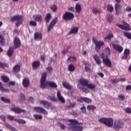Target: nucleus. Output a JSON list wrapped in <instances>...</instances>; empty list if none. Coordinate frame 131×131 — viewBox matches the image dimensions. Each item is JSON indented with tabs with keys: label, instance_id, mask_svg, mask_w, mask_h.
Segmentation results:
<instances>
[{
	"label": "nucleus",
	"instance_id": "nucleus-28",
	"mask_svg": "<svg viewBox=\"0 0 131 131\" xmlns=\"http://www.w3.org/2000/svg\"><path fill=\"white\" fill-rule=\"evenodd\" d=\"M62 85L64 86V88L67 89V90H72V86H71V85H70L69 83H68L67 82H63L62 83Z\"/></svg>",
	"mask_w": 131,
	"mask_h": 131
},
{
	"label": "nucleus",
	"instance_id": "nucleus-48",
	"mask_svg": "<svg viewBox=\"0 0 131 131\" xmlns=\"http://www.w3.org/2000/svg\"><path fill=\"white\" fill-rule=\"evenodd\" d=\"M80 89L82 90L83 92L84 93H86L88 94V93H90V91H89V89L88 88H84V87L79 88Z\"/></svg>",
	"mask_w": 131,
	"mask_h": 131
},
{
	"label": "nucleus",
	"instance_id": "nucleus-43",
	"mask_svg": "<svg viewBox=\"0 0 131 131\" xmlns=\"http://www.w3.org/2000/svg\"><path fill=\"white\" fill-rule=\"evenodd\" d=\"M95 109H97V107L94 105H88L87 106V110H92L94 111Z\"/></svg>",
	"mask_w": 131,
	"mask_h": 131
},
{
	"label": "nucleus",
	"instance_id": "nucleus-11",
	"mask_svg": "<svg viewBox=\"0 0 131 131\" xmlns=\"http://www.w3.org/2000/svg\"><path fill=\"white\" fill-rule=\"evenodd\" d=\"M34 110L38 113H43V114H45L46 115H48V111L41 107L36 106L34 108Z\"/></svg>",
	"mask_w": 131,
	"mask_h": 131
},
{
	"label": "nucleus",
	"instance_id": "nucleus-47",
	"mask_svg": "<svg viewBox=\"0 0 131 131\" xmlns=\"http://www.w3.org/2000/svg\"><path fill=\"white\" fill-rule=\"evenodd\" d=\"M84 102L89 104L90 103H92V99L89 98L84 97Z\"/></svg>",
	"mask_w": 131,
	"mask_h": 131
},
{
	"label": "nucleus",
	"instance_id": "nucleus-41",
	"mask_svg": "<svg viewBox=\"0 0 131 131\" xmlns=\"http://www.w3.org/2000/svg\"><path fill=\"white\" fill-rule=\"evenodd\" d=\"M124 36L127 37L128 39H131V33L128 32H124Z\"/></svg>",
	"mask_w": 131,
	"mask_h": 131
},
{
	"label": "nucleus",
	"instance_id": "nucleus-30",
	"mask_svg": "<svg viewBox=\"0 0 131 131\" xmlns=\"http://www.w3.org/2000/svg\"><path fill=\"white\" fill-rule=\"evenodd\" d=\"M51 19H52V14L51 13H48L45 17L46 23H49Z\"/></svg>",
	"mask_w": 131,
	"mask_h": 131
},
{
	"label": "nucleus",
	"instance_id": "nucleus-33",
	"mask_svg": "<svg viewBox=\"0 0 131 131\" xmlns=\"http://www.w3.org/2000/svg\"><path fill=\"white\" fill-rule=\"evenodd\" d=\"M1 100L2 102H4V103H6V104H10V103H11V100H10V99L6 98L4 97H2Z\"/></svg>",
	"mask_w": 131,
	"mask_h": 131
},
{
	"label": "nucleus",
	"instance_id": "nucleus-63",
	"mask_svg": "<svg viewBox=\"0 0 131 131\" xmlns=\"http://www.w3.org/2000/svg\"><path fill=\"white\" fill-rule=\"evenodd\" d=\"M118 97L119 99H121V100H124L125 99V97H124V95H119Z\"/></svg>",
	"mask_w": 131,
	"mask_h": 131
},
{
	"label": "nucleus",
	"instance_id": "nucleus-7",
	"mask_svg": "<svg viewBox=\"0 0 131 131\" xmlns=\"http://www.w3.org/2000/svg\"><path fill=\"white\" fill-rule=\"evenodd\" d=\"M93 41L96 44L95 50L97 52H99V51L101 50V47H102V46H104V42L103 41H99L97 42L96 38H93Z\"/></svg>",
	"mask_w": 131,
	"mask_h": 131
},
{
	"label": "nucleus",
	"instance_id": "nucleus-56",
	"mask_svg": "<svg viewBox=\"0 0 131 131\" xmlns=\"http://www.w3.org/2000/svg\"><path fill=\"white\" fill-rule=\"evenodd\" d=\"M51 10L54 11V12H56L57 11V6L56 5H53L51 6Z\"/></svg>",
	"mask_w": 131,
	"mask_h": 131
},
{
	"label": "nucleus",
	"instance_id": "nucleus-18",
	"mask_svg": "<svg viewBox=\"0 0 131 131\" xmlns=\"http://www.w3.org/2000/svg\"><path fill=\"white\" fill-rule=\"evenodd\" d=\"M79 82L82 86H87L88 84H89V80L83 78L80 79Z\"/></svg>",
	"mask_w": 131,
	"mask_h": 131
},
{
	"label": "nucleus",
	"instance_id": "nucleus-4",
	"mask_svg": "<svg viewBox=\"0 0 131 131\" xmlns=\"http://www.w3.org/2000/svg\"><path fill=\"white\" fill-rule=\"evenodd\" d=\"M100 57L102 59L103 64H104V66H106V67H108V68H111V67H112V62L108 56H105V54L102 53L100 55Z\"/></svg>",
	"mask_w": 131,
	"mask_h": 131
},
{
	"label": "nucleus",
	"instance_id": "nucleus-54",
	"mask_svg": "<svg viewBox=\"0 0 131 131\" xmlns=\"http://www.w3.org/2000/svg\"><path fill=\"white\" fill-rule=\"evenodd\" d=\"M7 117L8 119H9L10 120H11V121H13V120H15V117L13 116H11L10 115H8L7 116Z\"/></svg>",
	"mask_w": 131,
	"mask_h": 131
},
{
	"label": "nucleus",
	"instance_id": "nucleus-24",
	"mask_svg": "<svg viewBox=\"0 0 131 131\" xmlns=\"http://www.w3.org/2000/svg\"><path fill=\"white\" fill-rule=\"evenodd\" d=\"M14 51L15 48H13V47L9 48L7 53V56H8V57H11V56L13 55V53H14Z\"/></svg>",
	"mask_w": 131,
	"mask_h": 131
},
{
	"label": "nucleus",
	"instance_id": "nucleus-15",
	"mask_svg": "<svg viewBox=\"0 0 131 131\" xmlns=\"http://www.w3.org/2000/svg\"><path fill=\"white\" fill-rule=\"evenodd\" d=\"M22 84L24 88L27 89V88L30 85V81L29 80V78L25 77L23 80Z\"/></svg>",
	"mask_w": 131,
	"mask_h": 131
},
{
	"label": "nucleus",
	"instance_id": "nucleus-32",
	"mask_svg": "<svg viewBox=\"0 0 131 131\" xmlns=\"http://www.w3.org/2000/svg\"><path fill=\"white\" fill-rule=\"evenodd\" d=\"M5 43H6V39H5V37H4L3 35H0V45L1 46H5Z\"/></svg>",
	"mask_w": 131,
	"mask_h": 131
},
{
	"label": "nucleus",
	"instance_id": "nucleus-10",
	"mask_svg": "<svg viewBox=\"0 0 131 131\" xmlns=\"http://www.w3.org/2000/svg\"><path fill=\"white\" fill-rule=\"evenodd\" d=\"M115 10L116 12V14L117 16L119 15V13L121 12L122 10V5L119 3H116L115 5Z\"/></svg>",
	"mask_w": 131,
	"mask_h": 131
},
{
	"label": "nucleus",
	"instance_id": "nucleus-39",
	"mask_svg": "<svg viewBox=\"0 0 131 131\" xmlns=\"http://www.w3.org/2000/svg\"><path fill=\"white\" fill-rule=\"evenodd\" d=\"M92 12L94 15H97V14H101V10L97 8H93L92 9Z\"/></svg>",
	"mask_w": 131,
	"mask_h": 131
},
{
	"label": "nucleus",
	"instance_id": "nucleus-8",
	"mask_svg": "<svg viewBox=\"0 0 131 131\" xmlns=\"http://www.w3.org/2000/svg\"><path fill=\"white\" fill-rule=\"evenodd\" d=\"M117 26L123 30H131L130 26L125 22L123 23V25H117Z\"/></svg>",
	"mask_w": 131,
	"mask_h": 131
},
{
	"label": "nucleus",
	"instance_id": "nucleus-2",
	"mask_svg": "<svg viewBox=\"0 0 131 131\" xmlns=\"http://www.w3.org/2000/svg\"><path fill=\"white\" fill-rule=\"evenodd\" d=\"M47 72H44L41 76L40 85V89H46V88H47V85H48L50 86V88H53L54 89L58 88V85L54 82L46 81L47 79Z\"/></svg>",
	"mask_w": 131,
	"mask_h": 131
},
{
	"label": "nucleus",
	"instance_id": "nucleus-45",
	"mask_svg": "<svg viewBox=\"0 0 131 131\" xmlns=\"http://www.w3.org/2000/svg\"><path fill=\"white\" fill-rule=\"evenodd\" d=\"M88 89H90V90H94V89H95L96 88V85L93 84H89L86 86Z\"/></svg>",
	"mask_w": 131,
	"mask_h": 131
},
{
	"label": "nucleus",
	"instance_id": "nucleus-53",
	"mask_svg": "<svg viewBox=\"0 0 131 131\" xmlns=\"http://www.w3.org/2000/svg\"><path fill=\"white\" fill-rule=\"evenodd\" d=\"M0 118L2 120V121H3L5 123H6V116L5 115H1L0 116Z\"/></svg>",
	"mask_w": 131,
	"mask_h": 131
},
{
	"label": "nucleus",
	"instance_id": "nucleus-22",
	"mask_svg": "<svg viewBox=\"0 0 131 131\" xmlns=\"http://www.w3.org/2000/svg\"><path fill=\"white\" fill-rule=\"evenodd\" d=\"M78 32V27L72 28L71 31L69 32V35L71 34H76Z\"/></svg>",
	"mask_w": 131,
	"mask_h": 131
},
{
	"label": "nucleus",
	"instance_id": "nucleus-3",
	"mask_svg": "<svg viewBox=\"0 0 131 131\" xmlns=\"http://www.w3.org/2000/svg\"><path fill=\"white\" fill-rule=\"evenodd\" d=\"M98 121L101 123L105 124L108 127L113 126V123L114 122L113 119L111 118H101L98 120Z\"/></svg>",
	"mask_w": 131,
	"mask_h": 131
},
{
	"label": "nucleus",
	"instance_id": "nucleus-14",
	"mask_svg": "<svg viewBox=\"0 0 131 131\" xmlns=\"http://www.w3.org/2000/svg\"><path fill=\"white\" fill-rule=\"evenodd\" d=\"M34 38L35 40L37 41H39V40H41L42 39V34L39 32H36L34 34Z\"/></svg>",
	"mask_w": 131,
	"mask_h": 131
},
{
	"label": "nucleus",
	"instance_id": "nucleus-19",
	"mask_svg": "<svg viewBox=\"0 0 131 131\" xmlns=\"http://www.w3.org/2000/svg\"><path fill=\"white\" fill-rule=\"evenodd\" d=\"M129 54H130V50L128 49H125L124 51V56L121 58L122 60H126L128 58Z\"/></svg>",
	"mask_w": 131,
	"mask_h": 131
},
{
	"label": "nucleus",
	"instance_id": "nucleus-21",
	"mask_svg": "<svg viewBox=\"0 0 131 131\" xmlns=\"http://www.w3.org/2000/svg\"><path fill=\"white\" fill-rule=\"evenodd\" d=\"M57 97L60 102L63 103H65V99L64 98H63V97H62V95H61V91H57Z\"/></svg>",
	"mask_w": 131,
	"mask_h": 131
},
{
	"label": "nucleus",
	"instance_id": "nucleus-16",
	"mask_svg": "<svg viewBox=\"0 0 131 131\" xmlns=\"http://www.w3.org/2000/svg\"><path fill=\"white\" fill-rule=\"evenodd\" d=\"M123 125V122L120 120H116L114 123L115 128H121Z\"/></svg>",
	"mask_w": 131,
	"mask_h": 131
},
{
	"label": "nucleus",
	"instance_id": "nucleus-5",
	"mask_svg": "<svg viewBox=\"0 0 131 131\" xmlns=\"http://www.w3.org/2000/svg\"><path fill=\"white\" fill-rule=\"evenodd\" d=\"M11 21L13 22V21H17L16 23V27H19L21 24H22V19H23V16L21 15H15L11 17Z\"/></svg>",
	"mask_w": 131,
	"mask_h": 131
},
{
	"label": "nucleus",
	"instance_id": "nucleus-17",
	"mask_svg": "<svg viewBox=\"0 0 131 131\" xmlns=\"http://www.w3.org/2000/svg\"><path fill=\"white\" fill-rule=\"evenodd\" d=\"M113 47L116 51H117L119 53H121L123 51V48L118 44L114 43L113 44Z\"/></svg>",
	"mask_w": 131,
	"mask_h": 131
},
{
	"label": "nucleus",
	"instance_id": "nucleus-44",
	"mask_svg": "<svg viewBox=\"0 0 131 131\" xmlns=\"http://www.w3.org/2000/svg\"><path fill=\"white\" fill-rule=\"evenodd\" d=\"M30 26H33L34 27H35L37 25V23H36V21L34 20H31L29 22Z\"/></svg>",
	"mask_w": 131,
	"mask_h": 131
},
{
	"label": "nucleus",
	"instance_id": "nucleus-9",
	"mask_svg": "<svg viewBox=\"0 0 131 131\" xmlns=\"http://www.w3.org/2000/svg\"><path fill=\"white\" fill-rule=\"evenodd\" d=\"M14 49L16 50V49H19L21 47V40L19 38L16 37L14 39L13 42Z\"/></svg>",
	"mask_w": 131,
	"mask_h": 131
},
{
	"label": "nucleus",
	"instance_id": "nucleus-1",
	"mask_svg": "<svg viewBox=\"0 0 131 131\" xmlns=\"http://www.w3.org/2000/svg\"><path fill=\"white\" fill-rule=\"evenodd\" d=\"M68 122L71 123L68 124V129L71 131H82L83 130V126H80L82 125V123L79 122L76 119H69Z\"/></svg>",
	"mask_w": 131,
	"mask_h": 131
},
{
	"label": "nucleus",
	"instance_id": "nucleus-64",
	"mask_svg": "<svg viewBox=\"0 0 131 131\" xmlns=\"http://www.w3.org/2000/svg\"><path fill=\"white\" fill-rule=\"evenodd\" d=\"M126 91H131V85H128L126 86Z\"/></svg>",
	"mask_w": 131,
	"mask_h": 131
},
{
	"label": "nucleus",
	"instance_id": "nucleus-36",
	"mask_svg": "<svg viewBox=\"0 0 131 131\" xmlns=\"http://www.w3.org/2000/svg\"><path fill=\"white\" fill-rule=\"evenodd\" d=\"M1 78L4 82L7 83V82H9V81H10V78H8V77L7 76H2L1 77Z\"/></svg>",
	"mask_w": 131,
	"mask_h": 131
},
{
	"label": "nucleus",
	"instance_id": "nucleus-55",
	"mask_svg": "<svg viewBox=\"0 0 131 131\" xmlns=\"http://www.w3.org/2000/svg\"><path fill=\"white\" fill-rule=\"evenodd\" d=\"M112 19H113V15H109L108 16H107V20L108 22H111V21H112Z\"/></svg>",
	"mask_w": 131,
	"mask_h": 131
},
{
	"label": "nucleus",
	"instance_id": "nucleus-23",
	"mask_svg": "<svg viewBox=\"0 0 131 131\" xmlns=\"http://www.w3.org/2000/svg\"><path fill=\"white\" fill-rule=\"evenodd\" d=\"M92 66L91 63H86L85 64V72H93V70L91 69Z\"/></svg>",
	"mask_w": 131,
	"mask_h": 131
},
{
	"label": "nucleus",
	"instance_id": "nucleus-29",
	"mask_svg": "<svg viewBox=\"0 0 131 131\" xmlns=\"http://www.w3.org/2000/svg\"><path fill=\"white\" fill-rule=\"evenodd\" d=\"M75 10L76 13H80V12H81V5H80V4H76Z\"/></svg>",
	"mask_w": 131,
	"mask_h": 131
},
{
	"label": "nucleus",
	"instance_id": "nucleus-46",
	"mask_svg": "<svg viewBox=\"0 0 131 131\" xmlns=\"http://www.w3.org/2000/svg\"><path fill=\"white\" fill-rule=\"evenodd\" d=\"M33 116L35 119H36V120H37L38 119L40 120L42 118V116L41 115L37 114H34Z\"/></svg>",
	"mask_w": 131,
	"mask_h": 131
},
{
	"label": "nucleus",
	"instance_id": "nucleus-59",
	"mask_svg": "<svg viewBox=\"0 0 131 131\" xmlns=\"http://www.w3.org/2000/svg\"><path fill=\"white\" fill-rule=\"evenodd\" d=\"M84 97H80L77 99V101L79 102V103H83L84 102Z\"/></svg>",
	"mask_w": 131,
	"mask_h": 131
},
{
	"label": "nucleus",
	"instance_id": "nucleus-38",
	"mask_svg": "<svg viewBox=\"0 0 131 131\" xmlns=\"http://www.w3.org/2000/svg\"><path fill=\"white\" fill-rule=\"evenodd\" d=\"M0 91H1V92H4V93H9V92H10L9 90L6 89L3 87V84H2V82H0Z\"/></svg>",
	"mask_w": 131,
	"mask_h": 131
},
{
	"label": "nucleus",
	"instance_id": "nucleus-61",
	"mask_svg": "<svg viewBox=\"0 0 131 131\" xmlns=\"http://www.w3.org/2000/svg\"><path fill=\"white\" fill-rule=\"evenodd\" d=\"M118 81H119V79H114L112 80V82H113V83H117Z\"/></svg>",
	"mask_w": 131,
	"mask_h": 131
},
{
	"label": "nucleus",
	"instance_id": "nucleus-42",
	"mask_svg": "<svg viewBox=\"0 0 131 131\" xmlns=\"http://www.w3.org/2000/svg\"><path fill=\"white\" fill-rule=\"evenodd\" d=\"M9 67V64L6 63L0 62V68H8Z\"/></svg>",
	"mask_w": 131,
	"mask_h": 131
},
{
	"label": "nucleus",
	"instance_id": "nucleus-49",
	"mask_svg": "<svg viewBox=\"0 0 131 131\" xmlns=\"http://www.w3.org/2000/svg\"><path fill=\"white\" fill-rule=\"evenodd\" d=\"M72 60L73 61H76V57L75 56H70L68 59V61L70 62Z\"/></svg>",
	"mask_w": 131,
	"mask_h": 131
},
{
	"label": "nucleus",
	"instance_id": "nucleus-40",
	"mask_svg": "<svg viewBox=\"0 0 131 131\" xmlns=\"http://www.w3.org/2000/svg\"><path fill=\"white\" fill-rule=\"evenodd\" d=\"M14 121L18 122V123H21L22 124H25V123H26V121H25V120L21 119H14Z\"/></svg>",
	"mask_w": 131,
	"mask_h": 131
},
{
	"label": "nucleus",
	"instance_id": "nucleus-50",
	"mask_svg": "<svg viewBox=\"0 0 131 131\" xmlns=\"http://www.w3.org/2000/svg\"><path fill=\"white\" fill-rule=\"evenodd\" d=\"M105 53L106 54V55H108V56H110L111 52L110 51V49L109 48V47L106 48Z\"/></svg>",
	"mask_w": 131,
	"mask_h": 131
},
{
	"label": "nucleus",
	"instance_id": "nucleus-58",
	"mask_svg": "<svg viewBox=\"0 0 131 131\" xmlns=\"http://www.w3.org/2000/svg\"><path fill=\"white\" fill-rule=\"evenodd\" d=\"M46 70H47V71L49 72V73H51V72H53V68L51 67L47 68Z\"/></svg>",
	"mask_w": 131,
	"mask_h": 131
},
{
	"label": "nucleus",
	"instance_id": "nucleus-57",
	"mask_svg": "<svg viewBox=\"0 0 131 131\" xmlns=\"http://www.w3.org/2000/svg\"><path fill=\"white\" fill-rule=\"evenodd\" d=\"M49 99L51 100V101H53V102H57V99L55 96H49Z\"/></svg>",
	"mask_w": 131,
	"mask_h": 131
},
{
	"label": "nucleus",
	"instance_id": "nucleus-52",
	"mask_svg": "<svg viewBox=\"0 0 131 131\" xmlns=\"http://www.w3.org/2000/svg\"><path fill=\"white\" fill-rule=\"evenodd\" d=\"M80 109L82 113H85V114H86V107H85V106L81 107Z\"/></svg>",
	"mask_w": 131,
	"mask_h": 131
},
{
	"label": "nucleus",
	"instance_id": "nucleus-51",
	"mask_svg": "<svg viewBox=\"0 0 131 131\" xmlns=\"http://www.w3.org/2000/svg\"><path fill=\"white\" fill-rule=\"evenodd\" d=\"M19 98L21 101H24V100H25V96L23 94V93L20 94Z\"/></svg>",
	"mask_w": 131,
	"mask_h": 131
},
{
	"label": "nucleus",
	"instance_id": "nucleus-62",
	"mask_svg": "<svg viewBox=\"0 0 131 131\" xmlns=\"http://www.w3.org/2000/svg\"><path fill=\"white\" fill-rule=\"evenodd\" d=\"M125 112H126V113H130L131 114V108L129 107H127L125 110Z\"/></svg>",
	"mask_w": 131,
	"mask_h": 131
},
{
	"label": "nucleus",
	"instance_id": "nucleus-25",
	"mask_svg": "<svg viewBox=\"0 0 131 131\" xmlns=\"http://www.w3.org/2000/svg\"><path fill=\"white\" fill-rule=\"evenodd\" d=\"M94 59L96 63H97L99 66L101 65L102 61H101V59H100V57L98 56L97 55H95L94 56Z\"/></svg>",
	"mask_w": 131,
	"mask_h": 131
},
{
	"label": "nucleus",
	"instance_id": "nucleus-13",
	"mask_svg": "<svg viewBox=\"0 0 131 131\" xmlns=\"http://www.w3.org/2000/svg\"><path fill=\"white\" fill-rule=\"evenodd\" d=\"M11 111H12V112H14V113H17V114H20V113H22V112H26V110L17 107L11 108Z\"/></svg>",
	"mask_w": 131,
	"mask_h": 131
},
{
	"label": "nucleus",
	"instance_id": "nucleus-35",
	"mask_svg": "<svg viewBox=\"0 0 131 131\" xmlns=\"http://www.w3.org/2000/svg\"><path fill=\"white\" fill-rule=\"evenodd\" d=\"M68 70L71 72H73L75 71V67L73 66L72 64H70L68 67Z\"/></svg>",
	"mask_w": 131,
	"mask_h": 131
},
{
	"label": "nucleus",
	"instance_id": "nucleus-37",
	"mask_svg": "<svg viewBox=\"0 0 131 131\" xmlns=\"http://www.w3.org/2000/svg\"><path fill=\"white\" fill-rule=\"evenodd\" d=\"M106 9L107 11L110 13H112V12H113V10H114V8L112 5H108L107 6Z\"/></svg>",
	"mask_w": 131,
	"mask_h": 131
},
{
	"label": "nucleus",
	"instance_id": "nucleus-6",
	"mask_svg": "<svg viewBox=\"0 0 131 131\" xmlns=\"http://www.w3.org/2000/svg\"><path fill=\"white\" fill-rule=\"evenodd\" d=\"M74 18V14L71 12L67 11L63 15L62 18L66 21H69L72 20Z\"/></svg>",
	"mask_w": 131,
	"mask_h": 131
},
{
	"label": "nucleus",
	"instance_id": "nucleus-26",
	"mask_svg": "<svg viewBox=\"0 0 131 131\" xmlns=\"http://www.w3.org/2000/svg\"><path fill=\"white\" fill-rule=\"evenodd\" d=\"M32 68H37L40 66V62L39 61H36L32 62Z\"/></svg>",
	"mask_w": 131,
	"mask_h": 131
},
{
	"label": "nucleus",
	"instance_id": "nucleus-20",
	"mask_svg": "<svg viewBox=\"0 0 131 131\" xmlns=\"http://www.w3.org/2000/svg\"><path fill=\"white\" fill-rule=\"evenodd\" d=\"M39 103L41 105H43L47 109H49L51 107V103L47 101L41 100Z\"/></svg>",
	"mask_w": 131,
	"mask_h": 131
},
{
	"label": "nucleus",
	"instance_id": "nucleus-31",
	"mask_svg": "<svg viewBox=\"0 0 131 131\" xmlns=\"http://www.w3.org/2000/svg\"><path fill=\"white\" fill-rule=\"evenodd\" d=\"M114 37V35L112 34V33H109L107 36L104 37L105 40H111L112 38Z\"/></svg>",
	"mask_w": 131,
	"mask_h": 131
},
{
	"label": "nucleus",
	"instance_id": "nucleus-60",
	"mask_svg": "<svg viewBox=\"0 0 131 131\" xmlns=\"http://www.w3.org/2000/svg\"><path fill=\"white\" fill-rule=\"evenodd\" d=\"M59 127H60L61 129H62V130L65 129V125L62 123H59Z\"/></svg>",
	"mask_w": 131,
	"mask_h": 131
},
{
	"label": "nucleus",
	"instance_id": "nucleus-12",
	"mask_svg": "<svg viewBox=\"0 0 131 131\" xmlns=\"http://www.w3.org/2000/svg\"><path fill=\"white\" fill-rule=\"evenodd\" d=\"M58 22V17L54 18L52 21L50 23V24L49 25L48 30V31H51L52 29H53V27L57 24V23Z\"/></svg>",
	"mask_w": 131,
	"mask_h": 131
},
{
	"label": "nucleus",
	"instance_id": "nucleus-34",
	"mask_svg": "<svg viewBox=\"0 0 131 131\" xmlns=\"http://www.w3.org/2000/svg\"><path fill=\"white\" fill-rule=\"evenodd\" d=\"M42 19V16L40 15H36L35 17L34 20L37 21V22H41V20Z\"/></svg>",
	"mask_w": 131,
	"mask_h": 131
},
{
	"label": "nucleus",
	"instance_id": "nucleus-27",
	"mask_svg": "<svg viewBox=\"0 0 131 131\" xmlns=\"http://www.w3.org/2000/svg\"><path fill=\"white\" fill-rule=\"evenodd\" d=\"M20 69H21L20 64H16L13 67V72L14 73H17L20 71Z\"/></svg>",
	"mask_w": 131,
	"mask_h": 131
}]
</instances>
